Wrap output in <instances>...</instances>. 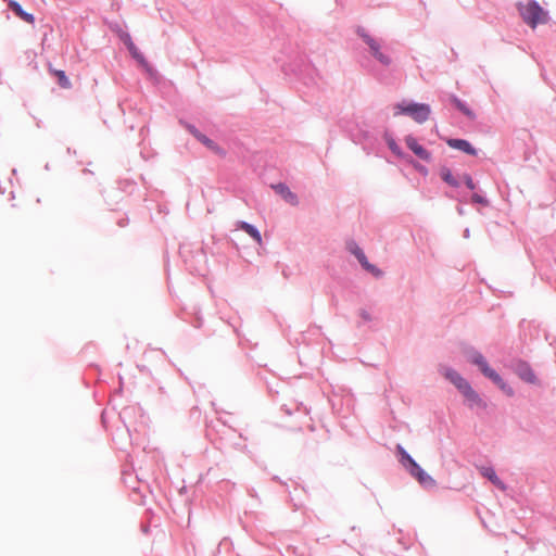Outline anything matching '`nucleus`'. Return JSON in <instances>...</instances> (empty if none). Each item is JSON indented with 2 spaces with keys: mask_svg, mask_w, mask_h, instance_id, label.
I'll list each match as a JSON object with an SVG mask.
<instances>
[{
  "mask_svg": "<svg viewBox=\"0 0 556 556\" xmlns=\"http://www.w3.org/2000/svg\"><path fill=\"white\" fill-rule=\"evenodd\" d=\"M519 13L529 26L535 28L538 24H544L548 21L547 12L535 1H529L526 4H518Z\"/></svg>",
  "mask_w": 556,
  "mask_h": 556,
  "instance_id": "2",
  "label": "nucleus"
},
{
  "mask_svg": "<svg viewBox=\"0 0 556 556\" xmlns=\"http://www.w3.org/2000/svg\"><path fill=\"white\" fill-rule=\"evenodd\" d=\"M452 102L460 112H463L470 119L476 118L475 113L465 103H463L459 99L454 97V98H452Z\"/></svg>",
  "mask_w": 556,
  "mask_h": 556,
  "instance_id": "17",
  "label": "nucleus"
},
{
  "mask_svg": "<svg viewBox=\"0 0 556 556\" xmlns=\"http://www.w3.org/2000/svg\"><path fill=\"white\" fill-rule=\"evenodd\" d=\"M445 377L463 393L470 405L484 406V403L478 393L470 387L466 379H464L457 371L448 369Z\"/></svg>",
  "mask_w": 556,
  "mask_h": 556,
  "instance_id": "4",
  "label": "nucleus"
},
{
  "mask_svg": "<svg viewBox=\"0 0 556 556\" xmlns=\"http://www.w3.org/2000/svg\"><path fill=\"white\" fill-rule=\"evenodd\" d=\"M441 177L448 185H451L453 187H457L458 186V181L454 178V176L452 175L450 169L443 168L442 172H441Z\"/></svg>",
  "mask_w": 556,
  "mask_h": 556,
  "instance_id": "19",
  "label": "nucleus"
},
{
  "mask_svg": "<svg viewBox=\"0 0 556 556\" xmlns=\"http://www.w3.org/2000/svg\"><path fill=\"white\" fill-rule=\"evenodd\" d=\"M358 34L368 46L374 58H376L381 64L386 66L391 64L390 56L381 51V46L375 38L364 31H358Z\"/></svg>",
  "mask_w": 556,
  "mask_h": 556,
  "instance_id": "5",
  "label": "nucleus"
},
{
  "mask_svg": "<svg viewBox=\"0 0 556 556\" xmlns=\"http://www.w3.org/2000/svg\"><path fill=\"white\" fill-rule=\"evenodd\" d=\"M389 147H390V149L392 150L393 153H395L397 155H401L400 148L397 147V144L394 141H390L389 142Z\"/></svg>",
  "mask_w": 556,
  "mask_h": 556,
  "instance_id": "21",
  "label": "nucleus"
},
{
  "mask_svg": "<svg viewBox=\"0 0 556 556\" xmlns=\"http://www.w3.org/2000/svg\"><path fill=\"white\" fill-rule=\"evenodd\" d=\"M446 143L448 147L460 150L469 155L477 154V150L465 139H448Z\"/></svg>",
  "mask_w": 556,
  "mask_h": 556,
  "instance_id": "11",
  "label": "nucleus"
},
{
  "mask_svg": "<svg viewBox=\"0 0 556 556\" xmlns=\"http://www.w3.org/2000/svg\"><path fill=\"white\" fill-rule=\"evenodd\" d=\"M271 188L279 194L281 198L288 202L289 204L296 206L299 204V199L295 193H293L289 187L285 184L271 185Z\"/></svg>",
  "mask_w": 556,
  "mask_h": 556,
  "instance_id": "7",
  "label": "nucleus"
},
{
  "mask_svg": "<svg viewBox=\"0 0 556 556\" xmlns=\"http://www.w3.org/2000/svg\"><path fill=\"white\" fill-rule=\"evenodd\" d=\"M515 372L523 381H526L528 383H532V384L536 383V377H535L533 370L531 369V367L527 363L519 362L516 365Z\"/></svg>",
  "mask_w": 556,
  "mask_h": 556,
  "instance_id": "9",
  "label": "nucleus"
},
{
  "mask_svg": "<svg viewBox=\"0 0 556 556\" xmlns=\"http://www.w3.org/2000/svg\"><path fill=\"white\" fill-rule=\"evenodd\" d=\"M480 473L489 479L495 486H497L501 490H506V485L502 482V480L496 476L495 471L491 467H481Z\"/></svg>",
  "mask_w": 556,
  "mask_h": 556,
  "instance_id": "13",
  "label": "nucleus"
},
{
  "mask_svg": "<svg viewBox=\"0 0 556 556\" xmlns=\"http://www.w3.org/2000/svg\"><path fill=\"white\" fill-rule=\"evenodd\" d=\"M467 357L469 362L477 365L480 368L481 372L485 377L491 379L503 392H505L508 396L514 395L513 388L505 383L501 376L489 366L488 362L485 361L481 353L475 350H470L467 353Z\"/></svg>",
  "mask_w": 556,
  "mask_h": 556,
  "instance_id": "1",
  "label": "nucleus"
},
{
  "mask_svg": "<svg viewBox=\"0 0 556 556\" xmlns=\"http://www.w3.org/2000/svg\"><path fill=\"white\" fill-rule=\"evenodd\" d=\"M397 452L401 456V462L402 463H407L409 466L415 462L410 455L401 446V445H397Z\"/></svg>",
  "mask_w": 556,
  "mask_h": 556,
  "instance_id": "20",
  "label": "nucleus"
},
{
  "mask_svg": "<svg viewBox=\"0 0 556 556\" xmlns=\"http://www.w3.org/2000/svg\"><path fill=\"white\" fill-rule=\"evenodd\" d=\"M189 131L198 139V136L199 135H202L197 128H194L193 126H189L188 127Z\"/></svg>",
  "mask_w": 556,
  "mask_h": 556,
  "instance_id": "23",
  "label": "nucleus"
},
{
  "mask_svg": "<svg viewBox=\"0 0 556 556\" xmlns=\"http://www.w3.org/2000/svg\"><path fill=\"white\" fill-rule=\"evenodd\" d=\"M8 5L15 13V15L18 16L24 22H26L28 24L35 23L34 15L25 12L18 2H16L14 0H10Z\"/></svg>",
  "mask_w": 556,
  "mask_h": 556,
  "instance_id": "12",
  "label": "nucleus"
},
{
  "mask_svg": "<svg viewBox=\"0 0 556 556\" xmlns=\"http://www.w3.org/2000/svg\"><path fill=\"white\" fill-rule=\"evenodd\" d=\"M49 72L56 77L58 84L60 85V87H62L64 89H70L72 87V83L65 75L64 71L54 70V68L49 67Z\"/></svg>",
  "mask_w": 556,
  "mask_h": 556,
  "instance_id": "15",
  "label": "nucleus"
},
{
  "mask_svg": "<svg viewBox=\"0 0 556 556\" xmlns=\"http://www.w3.org/2000/svg\"><path fill=\"white\" fill-rule=\"evenodd\" d=\"M408 470L424 486L430 488L435 485V481L416 462L409 466Z\"/></svg>",
  "mask_w": 556,
  "mask_h": 556,
  "instance_id": "6",
  "label": "nucleus"
},
{
  "mask_svg": "<svg viewBox=\"0 0 556 556\" xmlns=\"http://www.w3.org/2000/svg\"><path fill=\"white\" fill-rule=\"evenodd\" d=\"M393 110L394 116L406 114L419 124L428 121L431 113L430 106L425 103H399L394 105Z\"/></svg>",
  "mask_w": 556,
  "mask_h": 556,
  "instance_id": "3",
  "label": "nucleus"
},
{
  "mask_svg": "<svg viewBox=\"0 0 556 556\" xmlns=\"http://www.w3.org/2000/svg\"><path fill=\"white\" fill-rule=\"evenodd\" d=\"M240 228L242 230H244L248 235L251 236V238L256 241V242H261L262 241V237H261V233L260 231L252 225L248 224V223H241L240 224Z\"/></svg>",
  "mask_w": 556,
  "mask_h": 556,
  "instance_id": "16",
  "label": "nucleus"
},
{
  "mask_svg": "<svg viewBox=\"0 0 556 556\" xmlns=\"http://www.w3.org/2000/svg\"><path fill=\"white\" fill-rule=\"evenodd\" d=\"M130 42H132V40L129 36H127V39L125 40L126 46L128 47V45H130Z\"/></svg>",
  "mask_w": 556,
  "mask_h": 556,
  "instance_id": "25",
  "label": "nucleus"
},
{
  "mask_svg": "<svg viewBox=\"0 0 556 556\" xmlns=\"http://www.w3.org/2000/svg\"><path fill=\"white\" fill-rule=\"evenodd\" d=\"M406 146L421 160L430 161L431 154L413 136L405 138Z\"/></svg>",
  "mask_w": 556,
  "mask_h": 556,
  "instance_id": "8",
  "label": "nucleus"
},
{
  "mask_svg": "<svg viewBox=\"0 0 556 556\" xmlns=\"http://www.w3.org/2000/svg\"><path fill=\"white\" fill-rule=\"evenodd\" d=\"M472 200L478 203H485L484 199L480 197L479 194H473Z\"/></svg>",
  "mask_w": 556,
  "mask_h": 556,
  "instance_id": "24",
  "label": "nucleus"
},
{
  "mask_svg": "<svg viewBox=\"0 0 556 556\" xmlns=\"http://www.w3.org/2000/svg\"><path fill=\"white\" fill-rule=\"evenodd\" d=\"M352 253L356 256V258L359 261L362 266L369 273H371L374 276H380L381 271L374 265L369 264L364 252L359 249L358 245H355L352 249Z\"/></svg>",
  "mask_w": 556,
  "mask_h": 556,
  "instance_id": "10",
  "label": "nucleus"
},
{
  "mask_svg": "<svg viewBox=\"0 0 556 556\" xmlns=\"http://www.w3.org/2000/svg\"><path fill=\"white\" fill-rule=\"evenodd\" d=\"M128 50H129L130 54L132 55V58L136 59L141 65H144V66L148 65L144 56L138 50V48L135 46L134 42H130V45H128Z\"/></svg>",
  "mask_w": 556,
  "mask_h": 556,
  "instance_id": "18",
  "label": "nucleus"
},
{
  "mask_svg": "<svg viewBox=\"0 0 556 556\" xmlns=\"http://www.w3.org/2000/svg\"><path fill=\"white\" fill-rule=\"evenodd\" d=\"M198 140L203 143L206 148H208L211 151H213L214 153L220 155V156H225L226 155V152L223 148H220L218 144H216L213 140H211L210 138H207L205 135H199L198 136Z\"/></svg>",
  "mask_w": 556,
  "mask_h": 556,
  "instance_id": "14",
  "label": "nucleus"
},
{
  "mask_svg": "<svg viewBox=\"0 0 556 556\" xmlns=\"http://www.w3.org/2000/svg\"><path fill=\"white\" fill-rule=\"evenodd\" d=\"M465 182H466V186L469 189H475V184H473L472 178L470 176H466L465 177Z\"/></svg>",
  "mask_w": 556,
  "mask_h": 556,
  "instance_id": "22",
  "label": "nucleus"
}]
</instances>
